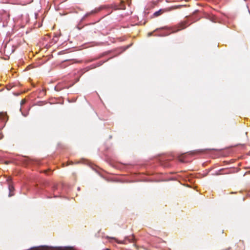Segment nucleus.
I'll return each instance as SVG.
<instances>
[{"label": "nucleus", "mask_w": 250, "mask_h": 250, "mask_svg": "<svg viewBox=\"0 0 250 250\" xmlns=\"http://www.w3.org/2000/svg\"><path fill=\"white\" fill-rule=\"evenodd\" d=\"M186 28L185 24L182 22L173 27V33L178 32Z\"/></svg>", "instance_id": "nucleus-1"}, {"label": "nucleus", "mask_w": 250, "mask_h": 250, "mask_svg": "<svg viewBox=\"0 0 250 250\" xmlns=\"http://www.w3.org/2000/svg\"><path fill=\"white\" fill-rule=\"evenodd\" d=\"M171 8H172L171 7H168L167 8L160 9L159 11L155 12L153 14V15H154V17H158V16L161 15V14H162L163 13H164L165 12L170 11Z\"/></svg>", "instance_id": "nucleus-2"}, {"label": "nucleus", "mask_w": 250, "mask_h": 250, "mask_svg": "<svg viewBox=\"0 0 250 250\" xmlns=\"http://www.w3.org/2000/svg\"><path fill=\"white\" fill-rule=\"evenodd\" d=\"M8 189L9 190V196L11 197L13 195V193H12V192L14 190V188L13 186L10 183L9 184Z\"/></svg>", "instance_id": "nucleus-3"}, {"label": "nucleus", "mask_w": 250, "mask_h": 250, "mask_svg": "<svg viewBox=\"0 0 250 250\" xmlns=\"http://www.w3.org/2000/svg\"><path fill=\"white\" fill-rule=\"evenodd\" d=\"M172 33V30L170 28L167 29L166 30V33L165 32V29H163V32L161 33L162 36H167L170 34Z\"/></svg>", "instance_id": "nucleus-4"}, {"label": "nucleus", "mask_w": 250, "mask_h": 250, "mask_svg": "<svg viewBox=\"0 0 250 250\" xmlns=\"http://www.w3.org/2000/svg\"><path fill=\"white\" fill-rule=\"evenodd\" d=\"M29 250H47V249L45 247L41 246V247L31 248Z\"/></svg>", "instance_id": "nucleus-5"}, {"label": "nucleus", "mask_w": 250, "mask_h": 250, "mask_svg": "<svg viewBox=\"0 0 250 250\" xmlns=\"http://www.w3.org/2000/svg\"><path fill=\"white\" fill-rule=\"evenodd\" d=\"M107 239H112V240H114L116 242H117L119 244H121L122 243V241H118L117 240L115 237H110L109 236H106V237Z\"/></svg>", "instance_id": "nucleus-6"}, {"label": "nucleus", "mask_w": 250, "mask_h": 250, "mask_svg": "<svg viewBox=\"0 0 250 250\" xmlns=\"http://www.w3.org/2000/svg\"><path fill=\"white\" fill-rule=\"evenodd\" d=\"M183 156H181L179 157V160L181 162H184V160L183 159Z\"/></svg>", "instance_id": "nucleus-7"}, {"label": "nucleus", "mask_w": 250, "mask_h": 250, "mask_svg": "<svg viewBox=\"0 0 250 250\" xmlns=\"http://www.w3.org/2000/svg\"><path fill=\"white\" fill-rule=\"evenodd\" d=\"M5 114L3 113H0V118L2 119L4 117Z\"/></svg>", "instance_id": "nucleus-8"}, {"label": "nucleus", "mask_w": 250, "mask_h": 250, "mask_svg": "<svg viewBox=\"0 0 250 250\" xmlns=\"http://www.w3.org/2000/svg\"><path fill=\"white\" fill-rule=\"evenodd\" d=\"M73 162H71L70 163H68L67 164H66V166H68L69 165H73Z\"/></svg>", "instance_id": "nucleus-9"}, {"label": "nucleus", "mask_w": 250, "mask_h": 250, "mask_svg": "<svg viewBox=\"0 0 250 250\" xmlns=\"http://www.w3.org/2000/svg\"><path fill=\"white\" fill-rule=\"evenodd\" d=\"M180 6H181L180 5H179V6H173V9L177 8L178 7H180Z\"/></svg>", "instance_id": "nucleus-10"}, {"label": "nucleus", "mask_w": 250, "mask_h": 250, "mask_svg": "<svg viewBox=\"0 0 250 250\" xmlns=\"http://www.w3.org/2000/svg\"><path fill=\"white\" fill-rule=\"evenodd\" d=\"M153 33L152 32H150V33H148V36H150L152 35Z\"/></svg>", "instance_id": "nucleus-11"}, {"label": "nucleus", "mask_w": 250, "mask_h": 250, "mask_svg": "<svg viewBox=\"0 0 250 250\" xmlns=\"http://www.w3.org/2000/svg\"><path fill=\"white\" fill-rule=\"evenodd\" d=\"M24 103H25V101L24 100H21V104H23Z\"/></svg>", "instance_id": "nucleus-12"}, {"label": "nucleus", "mask_w": 250, "mask_h": 250, "mask_svg": "<svg viewBox=\"0 0 250 250\" xmlns=\"http://www.w3.org/2000/svg\"><path fill=\"white\" fill-rule=\"evenodd\" d=\"M48 170H44V171H43V172H44L45 173L47 174V172H48Z\"/></svg>", "instance_id": "nucleus-13"}, {"label": "nucleus", "mask_w": 250, "mask_h": 250, "mask_svg": "<svg viewBox=\"0 0 250 250\" xmlns=\"http://www.w3.org/2000/svg\"><path fill=\"white\" fill-rule=\"evenodd\" d=\"M203 152V151L201 150H199V151H197V152Z\"/></svg>", "instance_id": "nucleus-14"}, {"label": "nucleus", "mask_w": 250, "mask_h": 250, "mask_svg": "<svg viewBox=\"0 0 250 250\" xmlns=\"http://www.w3.org/2000/svg\"><path fill=\"white\" fill-rule=\"evenodd\" d=\"M175 178H176V177H175V176H173V178H172L173 180H174L175 179Z\"/></svg>", "instance_id": "nucleus-15"}, {"label": "nucleus", "mask_w": 250, "mask_h": 250, "mask_svg": "<svg viewBox=\"0 0 250 250\" xmlns=\"http://www.w3.org/2000/svg\"><path fill=\"white\" fill-rule=\"evenodd\" d=\"M105 250H109V249H106Z\"/></svg>", "instance_id": "nucleus-16"}]
</instances>
